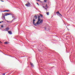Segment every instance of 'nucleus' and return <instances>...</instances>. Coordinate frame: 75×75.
<instances>
[{
	"mask_svg": "<svg viewBox=\"0 0 75 75\" xmlns=\"http://www.w3.org/2000/svg\"><path fill=\"white\" fill-rule=\"evenodd\" d=\"M6 14L5 15V16H8V15H11V13H6Z\"/></svg>",
	"mask_w": 75,
	"mask_h": 75,
	"instance_id": "39448f33",
	"label": "nucleus"
},
{
	"mask_svg": "<svg viewBox=\"0 0 75 75\" xmlns=\"http://www.w3.org/2000/svg\"><path fill=\"white\" fill-rule=\"evenodd\" d=\"M59 15L60 16H61L62 17V15H61V14L60 13V14Z\"/></svg>",
	"mask_w": 75,
	"mask_h": 75,
	"instance_id": "412c9836",
	"label": "nucleus"
},
{
	"mask_svg": "<svg viewBox=\"0 0 75 75\" xmlns=\"http://www.w3.org/2000/svg\"><path fill=\"white\" fill-rule=\"evenodd\" d=\"M34 17H35V19H37V16H35Z\"/></svg>",
	"mask_w": 75,
	"mask_h": 75,
	"instance_id": "1a4fd4ad",
	"label": "nucleus"
},
{
	"mask_svg": "<svg viewBox=\"0 0 75 75\" xmlns=\"http://www.w3.org/2000/svg\"><path fill=\"white\" fill-rule=\"evenodd\" d=\"M43 8H45V6H43Z\"/></svg>",
	"mask_w": 75,
	"mask_h": 75,
	"instance_id": "b1692460",
	"label": "nucleus"
},
{
	"mask_svg": "<svg viewBox=\"0 0 75 75\" xmlns=\"http://www.w3.org/2000/svg\"><path fill=\"white\" fill-rule=\"evenodd\" d=\"M2 1V2H4V1H3V0H1L0 1Z\"/></svg>",
	"mask_w": 75,
	"mask_h": 75,
	"instance_id": "5701e85b",
	"label": "nucleus"
},
{
	"mask_svg": "<svg viewBox=\"0 0 75 75\" xmlns=\"http://www.w3.org/2000/svg\"><path fill=\"white\" fill-rule=\"evenodd\" d=\"M6 11L8 12V11H10L9 10H6Z\"/></svg>",
	"mask_w": 75,
	"mask_h": 75,
	"instance_id": "a211bd4d",
	"label": "nucleus"
},
{
	"mask_svg": "<svg viewBox=\"0 0 75 75\" xmlns=\"http://www.w3.org/2000/svg\"><path fill=\"white\" fill-rule=\"evenodd\" d=\"M44 1L45 2H47V0H44Z\"/></svg>",
	"mask_w": 75,
	"mask_h": 75,
	"instance_id": "6ab92c4d",
	"label": "nucleus"
},
{
	"mask_svg": "<svg viewBox=\"0 0 75 75\" xmlns=\"http://www.w3.org/2000/svg\"><path fill=\"white\" fill-rule=\"evenodd\" d=\"M16 18H13V20L11 21H14V20H16Z\"/></svg>",
	"mask_w": 75,
	"mask_h": 75,
	"instance_id": "ddd939ff",
	"label": "nucleus"
},
{
	"mask_svg": "<svg viewBox=\"0 0 75 75\" xmlns=\"http://www.w3.org/2000/svg\"><path fill=\"white\" fill-rule=\"evenodd\" d=\"M8 33L9 34H12V32L11 31H8Z\"/></svg>",
	"mask_w": 75,
	"mask_h": 75,
	"instance_id": "0eeeda50",
	"label": "nucleus"
},
{
	"mask_svg": "<svg viewBox=\"0 0 75 75\" xmlns=\"http://www.w3.org/2000/svg\"><path fill=\"white\" fill-rule=\"evenodd\" d=\"M5 16H6V15L3 16V18H4V19H5Z\"/></svg>",
	"mask_w": 75,
	"mask_h": 75,
	"instance_id": "2eb2a0df",
	"label": "nucleus"
},
{
	"mask_svg": "<svg viewBox=\"0 0 75 75\" xmlns=\"http://www.w3.org/2000/svg\"><path fill=\"white\" fill-rule=\"evenodd\" d=\"M12 18H15V16H13Z\"/></svg>",
	"mask_w": 75,
	"mask_h": 75,
	"instance_id": "aec40b11",
	"label": "nucleus"
},
{
	"mask_svg": "<svg viewBox=\"0 0 75 75\" xmlns=\"http://www.w3.org/2000/svg\"><path fill=\"white\" fill-rule=\"evenodd\" d=\"M37 1H40V0H37Z\"/></svg>",
	"mask_w": 75,
	"mask_h": 75,
	"instance_id": "bb28decb",
	"label": "nucleus"
},
{
	"mask_svg": "<svg viewBox=\"0 0 75 75\" xmlns=\"http://www.w3.org/2000/svg\"><path fill=\"white\" fill-rule=\"evenodd\" d=\"M56 14H58L59 15L60 14L59 13V11H58L56 12Z\"/></svg>",
	"mask_w": 75,
	"mask_h": 75,
	"instance_id": "6e6552de",
	"label": "nucleus"
},
{
	"mask_svg": "<svg viewBox=\"0 0 75 75\" xmlns=\"http://www.w3.org/2000/svg\"><path fill=\"white\" fill-rule=\"evenodd\" d=\"M10 30V28L8 27H7L6 29H4L5 31H8V30Z\"/></svg>",
	"mask_w": 75,
	"mask_h": 75,
	"instance_id": "20e7f679",
	"label": "nucleus"
},
{
	"mask_svg": "<svg viewBox=\"0 0 75 75\" xmlns=\"http://www.w3.org/2000/svg\"><path fill=\"white\" fill-rule=\"evenodd\" d=\"M25 5L26 6H27V7H30V5H31V4H30V3L28 1V3L26 4Z\"/></svg>",
	"mask_w": 75,
	"mask_h": 75,
	"instance_id": "f03ea898",
	"label": "nucleus"
},
{
	"mask_svg": "<svg viewBox=\"0 0 75 75\" xmlns=\"http://www.w3.org/2000/svg\"><path fill=\"white\" fill-rule=\"evenodd\" d=\"M1 28H3V25H1Z\"/></svg>",
	"mask_w": 75,
	"mask_h": 75,
	"instance_id": "f3484780",
	"label": "nucleus"
},
{
	"mask_svg": "<svg viewBox=\"0 0 75 75\" xmlns=\"http://www.w3.org/2000/svg\"><path fill=\"white\" fill-rule=\"evenodd\" d=\"M38 21L37 22V25H39L40 24H41L43 22V19H42L41 20V19H40V16H38Z\"/></svg>",
	"mask_w": 75,
	"mask_h": 75,
	"instance_id": "f257e3e1",
	"label": "nucleus"
},
{
	"mask_svg": "<svg viewBox=\"0 0 75 75\" xmlns=\"http://www.w3.org/2000/svg\"><path fill=\"white\" fill-rule=\"evenodd\" d=\"M2 22V23H3V21H1V22Z\"/></svg>",
	"mask_w": 75,
	"mask_h": 75,
	"instance_id": "cd10ccee",
	"label": "nucleus"
},
{
	"mask_svg": "<svg viewBox=\"0 0 75 75\" xmlns=\"http://www.w3.org/2000/svg\"><path fill=\"white\" fill-rule=\"evenodd\" d=\"M0 42H1V43H2V42H1V41H0Z\"/></svg>",
	"mask_w": 75,
	"mask_h": 75,
	"instance_id": "c756f323",
	"label": "nucleus"
},
{
	"mask_svg": "<svg viewBox=\"0 0 75 75\" xmlns=\"http://www.w3.org/2000/svg\"><path fill=\"white\" fill-rule=\"evenodd\" d=\"M46 8H48V5H47V4H46Z\"/></svg>",
	"mask_w": 75,
	"mask_h": 75,
	"instance_id": "f8f14e48",
	"label": "nucleus"
},
{
	"mask_svg": "<svg viewBox=\"0 0 75 75\" xmlns=\"http://www.w3.org/2000/svg\"><path fill=\"white\" fill-rule=\"evenodd\" d=\"M5 44H8V43L7 42H4Z\"/></svg>",
	"mask_w": 75,
	"mask_h": 75,
	"instance_id": "4468645a",
	"label": "nucleus"
},
{
	"mask_svg": "<svg viewBox=\"0 0 75 75\" xmlns=\"http://www.w3.org/2000/svg\"><path fill=\"white\" fill-rule=\"evenodd\" d=\"M5 73H4L2 75H5Z\"/></svg>",
	"mask_w": 75,
	"mask_h": 75,
	"instance_id": "393cba45",
	"label": "nucleus"
},
{
	"mask_svg": "<svg viewBox=\"0 0 75 75\" xmlns=\"http://www.w3.org/2000/svg\"><path fill=\"white\" fill-rule=\"evenodd\" d=\"M4 11H6V10H5Z\"/></svg>",
	"mask_w": 75,
	"mask_h": 75,
	"instance_id": "7c9ffc66",
	"label": "nucleus"
},
{
	"mask_svg": "<svg viewBox=\"0 0 75 75\" xmlns=\"http://www.w3.org/2000/svg\"><path fill=\"white\" fill-rule=\"evenodd\" d=\"M45 30H47V28H45Z\"/></svg>",
	"mask_w": 75,
	"mask_h": 75,
	"instance_id": "dca6fc26",
	"label": "nucleus"
},
{
	"mask_svg": "<svg viewBox=\"0 0 75 75\" xmlns=\"http://www.w3.org/2000/svg\"><path fill=\"white\" fill-rule=\"evenodd\" d=\"M40 17H43V15H42L40 14Z\"/></svg>",
	"mask_w": 75,
	"mask_h": 75,
	"instance_id": "9d476101",
	"label": "nucleus"
},
{
	"mask_svg": "<svg viewBox=\"0 0 75 75\" xmlns=\"http://www.w3.org/2000/svg\"><path fill=\"white\" fill-rule=\"evenodd\" d=\"M46 14L47 15H48V16L49 15V12H47L46 13Z\"/></svg>",
	"mask_w": 75,
	"mask_h": 75,
	"instance_id": "9b49d317",
	"label": "nucleus"
},
{
	"mask_svg": "<svg viewBox=\"0 0 75 75\" xmlns=\"http://www.w3.org/2000/svg\"><path fill=\"white\" fill-rule=\"evenodd\" d=\"M36 4H37L38 5V6H40V5H39V4H38V3H36Z\"/></svg>",
	"mask_w": 75,
	"mask_h": 75,
	"instance_id": "4be33fe9",
	"label": "nucleus"
},
{
	"mask_svg": "<svg viewBox=\"0 0 75 75\" xmlns=\"http://www.w3.org/2000/svg\"><path fill=\"white\" fill-rule=\"evenodd\" d=\"M33 21L34 25H35V26H37V22L36 23H35V22H34L35 21V20L34 19H33Z\"/></svg>",
	"mask_w": 75,
	"mask_h": 75,
	"instance_id": "7ed1b4c3",
	"label": "nucleus"
},
{
	"mask_svg": "<svg viewBox=\"0 0 75 75\" xmlns=\"http://www.w3.org/2000/svg\"><path fill=\"white\" fill-rule=\"evenodd\" d=\"M45 10H47V8H45Z\"/></svg>",
	"mask_w": 75,
	"mask_h": 75,
	"instance_id": "a878e982",
	"label": "nucleus"
},
{
	"mask_svg": "<svg viewBox=\"0 0 75 75\" xmlns=\"http://www.w3.org/2000/svg\"><path fill=\"white\" fill-rule=\"evenodd\" d=\"M1 23V22L0 21V23Z\"/></svg>",
	"mask_w": 75,
	"mask_h": 75,
	"instance_id": "c85d7f7f",
	"label": "nucleus"
},
{
	"mask_svg": "<svg viewBox=\"0 0 75 75\" xmlns=\"http://www.w3.org/2000/svg\"><path fill=\"white\" fill-rule=\"evenodd\" d=\"M30 64L31 66L32 67H34V64H33V63L30 62Z\"/></svg>",
	"mask_w": 75,
	"mask_h": 75,
	"instance_id": "423d86ee",
	"label": "nucleus"
}]
</instances>
